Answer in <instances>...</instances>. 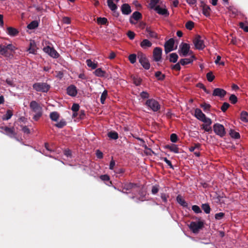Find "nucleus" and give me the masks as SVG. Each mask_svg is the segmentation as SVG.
<instances>
[{"label":"nucleus","mask_w":248,"mask_h":248,"mask_svg":"<svg viewBox=\"0 0 248 248\" xmlns=\"http://www.w3.org/2000/svg\"><path fill=\"white\" fill-rule=\"evenodd\" d=\"M0 129L3 130V133L7 135L11 138H16V133L15 131L14 127H8L7 126H0ZM0 132H3L0 130Z\"/></svg>","instance_id":"423d86ee"},{"label":"nucleus","mask_w":248,"mask_h":248,"mask_svg":"<svg viewBox=\"0 0 248 248\" xmlns=\"http://www.w3.org/2000/svg\"><path fill=\"white\" fill-rule=\"evenodd\" d=\"M121 10L122 13L124 15H129L131 12L130 6L126 3L122 5Z\"/></svg>","instance_id":"6ab92c4d"},{"label":"nucleus","mask_w":248,"mask_h":248,"mask_svg":"<svg viewBox=\"0 0 248 248\" xmlns=\"http://www.w3.org/2000/svg\"><path fill=\"white\" fill-rule=\"evenodd\" d=\"M16 47L12 44H8L7 46L0 45V54L5 57L10 56L11 52H14Z\"/></svg>","instance_id":"f03ea898"},{"label":"nucleus","mask_w":248,"mask_h":248,"mask_svg":"<svg viewBox=\"0 0 248 248\" xmlns=\"http://www.w3.org/2000/svg\"><path fill=\"white\" fill-rule=\"evenodd\" d=\"M136 189L139 191V196L137 198L138 201L142 202L145 201L146 191L143 188H140L139 186Z\"/></svg>","instance_id":"2eb2a0df"},{"label":"nucleus","mask_w":248,"mask_h":248,"mask_svg":"<svg viewBox=\"0 0 248 248\" xmlns=\"http://www.w3.org/2000/svg\"><path fill=\"white\" fill-rule=\"evenodd\" d=\"M141 14L139 12H135L132 14V18L136 21H138L141 18Z\"/></svg>","instance_id":"c03bdc74"},{"label":"nucleus","mask_w":248,"mask_h":248,"mask_svg":"<svg viewBox=\"0 0 248 248\" xmlns=\"http://www.w3.org/2000/svg\"><path fill=\"white\" fill-rule=\"evenodd\" d=\"M226 94V92L221 88H216L213 91V95L219 96L221 98L223 97Z\"/></svg>","instance_id":"f3484780"},{"label":"nucleus","mask_w":248,"mask_h":248,"mask_svg":"<svg viewBox=\"0 0 248 248\" xmlns=\"http://www.w3.org/2000/svg\"><path fill=\"white\" fill-rule=\"evenodd\" d=\"M240 119L243 122H248V113L245 111H242L240 115Z\"/></svg>","instance_id":"a878e982"},{"label":"nucleus","mask_w":248,"mask_h":248,"mask_svg":"<svg viewBox=\"0 0 248 248\" xmlns=\"http://www.w3.org/2000/svg\"><path fill=\"white\" fill-rule=\"evenodd\" d=\"M161 198L165 203H166L168 201V198H169V196L165 193H162L161 194Z\"/></svg>","instance_id":"774afa93"},{"label":"nucleus","mask_w":248,"mask_h":248,"mask_svg":"<svg viewBox=\"0 0 248 248\" xmlns=\"http://www.w3.org/2000/svg\"><path fill=\"white\" fill-rule=\"evenodd\" d=\"M158 14L164 16L169 15L168 11L166 9L162 8L159 6H156L155 10Z\"/></svg>","instance_id":"5701e85b"},{"label":"nucleus","mask_w":248,"mask_h":248,"mask_svg":"<svg viewBox=\"0 0 248 248\" xmlns=\"http://www.w3.org/2000/svg\"><path fill=\"white\" fill-rule=\"evenodd\" d=\"M155 76L159 80H163L165 78V75L163 74L160 71L155 72Z\"/></svg>","instance_id":"a19ab883"},{"label":"nucleus","mask_w":248,"mask_h":248,"mask_svg":"<svg viewBox=\"0 0 248 248\" xmlns=\"http://www.w3.org/2000/svg\"><path fill=\"white\" fill-rule=\"evenodd\" d=\"M108 137L112 140H117L118 138V134L115 131H110L108 134Z\"/></svg>","instance_id":"f704fd0d"},{"label":"nucleus","mask_w":248,"mask_h":248,"mask_svg":"<svg viewBox=\"0 0 248 248\" xmlns=\"http://www.w3.org/2000/svg\"><path fill=\"white\" fill-rule=\"evenodd\" d=\"M38 24L37 21L34 20L28 25L27 28L30 30H33L38 27Z\"/></svg>","instance_id":"7c9ffc66"},{"label":"nucleus","mask_w":248,"mask_h":248,"mask_svg":"<svg viewBox=\"0 0 248 248\" xmlns=\"http://www.w3.org/2000/svg\"><path fill=\"white\" fill-rule=\"evenodd\" d=\"M162 50L160 47H156L153 50L154 60L155 62H158L161 59Z\"/></svg>","instance_id":"ddd939ff"},{"label":"nucleus","mask_w":248,"mask_h":248,"mask_svg":"<svg viewBox=\"0 0 248 248\" xmlns=\"http://www.w3.org/2000/svg\"><path fill=\"white\" fill-rule=\"evenodd\" d=\"M13 115V112L12 110L8 109L7 110L6 113L4 116L3 117L2 119L3 120H8L11 118Z\"/></svg>","instance_id":"79ce46f5"},{"label":"nucleus","mask_w":248,"mask_h":248,"mask_svg":"<svg viewBox=\"0 0 248 248\" xmlns=\"http://www.w3.org/2000/svg\"><path fill=\"white\" fill-rule=\"evenodd\" d=\"M240 27L242 29L245 31L248 32V26H245V24L243 22L239 23Z\"/></svg>","instance_id":"338daca9"},{"label":"nucleus","mask_w":248,"mask_h":248,"mask_svg":"<svg viewBox=\"0 0 248 248\" xmlns=\"http://www.w3.org/2000/svg\"><path fill=\"white\" fill-rule=\"evenodd\" d=\"M107 21V19L105 17H98L97 18V22L98 24L105 25Z\"/></svg>","instance_id":"a18cd8bd"},{"label":"nucleus","mask_w":248,"mask_h":248,"mask_svg":"<svg viewBox=\"0 0 248 248\" xmlns=\"http://www.w3.org/2000/svg\"><path fill=\"white\" fill-rule=\"evenodd\" d=\"M107 96L108 91L106 90H105L104 91L101 96L100 102L101 104H104L105 103V100L107 98Z\"/></svg>","instance_id":"4c0bfd02"},{"label":"nucleus","mask_w":248,"mask_h":248,"mask_svg":"<svg viewBox=\"0 0 248 248\" xmlns=\"http://www.w3.org/2000/svg\"><path fill=\"white\" fill-rule=\"evenodd\" d=\"M108 5L109 8L113 11H114L117 9V6L115 3V2L113 1H108Z\"/></svg>","instance_id":"49530a36"},{"label":"nucleus","mask_w":248,"mask_h":248,"mask_svg":"<svg viewBox=\"0 0 248 248\" xmlns=\"http://www.w3.org/2000/svg\"><path fill=\"white\" fill-rule=\"evenodd\" d=\"M177 202L182 206L186 207L187 206V203L185 200L180 195H178L176 198Z\"/></svg>","instance_id":"2f4dec72"},{"label":"nucleus","mask_w":248,"mask_h":248,"mask_svg":"<svg viewBox=\"0 0 248 248\" xmlns=\"http://www.w3.org/2000/svg\"><path fill=\"white\" fill-rule=\"evenodd\" d=\"M79 106L78 104L74 103L72 106L71 109L73 111H78L79 110Z\"/></svg>","instance_id":"69168bd1"},{"label":"nucleus","mask_w":248,"mask_h":248,"mask_svg":"<svg viewBox=\"0 0 248 248\" xmlns=\"http://www.w3.org/2000/svg\"><path fill=\"white\" fill-rule=\"evenodd\" d=\"M210 8L207 5L203 4L202 5V13L206 16H208L210 15Z\"/></svg>","instance_id":"b1692460"},{"label":"nucleus","mask_w":248,"mask_h":248,"mask_svg":"<svg viewBox=\"0 0 248 248\" xmlns=\"http://www.w3.org/2000/svg\"><path fill=\"white\" fill-rule=\"evenodd\" d=\"M195 116L199 120L203 121V118L205 116L200 108H196L195 110Z\"/></svg>","instance_id":"aec40b11"},{"label":"nucleus","mask_w":248,"mask_h":248,"mask_svg":"<svg viewBox=\"0 0 248 248\" xmlns=\"http://www.w3.org/2000/svg\"><path fill=\"white\" fill-rule=\"evenodd\" d=\"M131 78L135 85L139 86L141 84V79L140 77L138 76H132Z\"/></svg>","instance_id":"c756f323"},{"label":"nucleus","mask_w":248,"mask_h":248,"mask_svg":"<svg viewBox=\"0 0 248 248\" xmlns=\"http://www.w3.org/2000/svg\"><path fill=\"white\" fill-rule=\"evenodd\" d=\"M202 121L204 123V124H207L208 125L212 124L211 120L209 118H207L206 116L204 117V118H203V121Z\"/></svg>","instance_id":"052dcab7"},{"label":"nucleus","mask_w":248,"mask_h":248,"mask_svg":"<svg viewBox=\"0 0 248 248\" xmlns=\"http://www.w3.org/2000/svg\"><path fill=\"white\" fill-rule=\"evenodd\" d=\"M170 140L172 142H176L178 140V137L176 134H171L170 137Z\"/></svg>","instance_id":"13d9d810"},{"label":"nucleus","mask_w":248,"mask_h":248,"mask_svg":"<svg viewBox=\"0 0 248 248\" xmlns=\"http://www.w3.org/2000/svg\"><path fill=\"white\" fill-rule=\"evenodd\" d=\"M193 58H194V56H192L189 58L182 59L180 60V63L182 65H185L188 63H190L193 62Z\"/></svg>","instance_id":"cd10ccee"},{"label":"nucleus","mask_w":248,"mask_h":248,"mask_svg":"<svg viewBox=\"0 0 248 248\" xmlns=\"http://www.w3.org/2000/svg\"><path fill=\"white\" fill-rule=\"evenodd\" d=\"M166 148L169 149L171 152H174V153H179V148L176 145L172 144L171 145H167L166 146Z\"/></svg>","instance_id":"c85d7f7f"},{"label":"nucleus","mask_w":248,"mask_h":248,"mask_svg":"<svg viewBox=\"0 0 248 248\" xmlns=\"http://www.w3.org/2000/svg\"><path fill=\"white\" fill-rule=\"evenodd\" d=\"M229 107L230 104L229 103L224 102L221 107V109L223 112H225Z\"/></svg>","instance_id":"5fc2aeb1"},{"label":"nucleus","mask_w":248,"mask_h":248,"mask_svg":"<svg viewBox=\"0 0 248 248\" xmlns=\"http://www.w3.org/2000/svg\"><path fill=\"white\" fill-rule=\"evenodd\" d=\"M178 56L175 53H171L170 55V61L172 62H176L178 60Z\"/></svg>","instance_id":"c9c22d12"},{"label":"nucleus","mask_w":248,"mask_h":248,"mask_svg":"<svg viewBox=\"0 0 248 248\" xmlns=\"http://www.w3.org/2000/svg\"><path fill=\"white\" fill-rule=\"evenodd\" d=\"M203 227V222L202 221H192L188 225L190 230L195 233L199 232V231Z\"/></svg>","instance_id":"39448f33"},{"label":"nucleus","mask_w":248,"mask_h":248,"mask_svg":"<svg viewBox=\"0 0 248 248\" xmlns=\"http://www.w3.org/2000/svg\"><path fill=\"white\" fill-rule=\"evenodd\" d=\"M192 209L195 213L197 214L202 212V210H201L199 206L196 205H193L192 206Z\"/></svg>","instance_id":"864d4df0"},{"label":"nucleus","mask_w":248,"mask_h":248,"mask_svg":"<svg viewBox=\"0 0 248 248\" xmlns=\"http://www.w3.org/2000/svg\"><path fill=\"white\" fill-rule=\"evenodd\" d=\"M194 25V24L193 22L189 21L186 24V27L187 29L191 30L193 28Z\"/></svg>","instance_id":"09e8293b"},{"label":"nucleus","mask_w":248,"mask_h":248,"mask_svg":"<svg viewBox=\"0 0 248 248\" xmlns=\"http://www.w3.org/2000/svg\"><path fill=\"white\" fill-rule=\"evenodd\" d=\"M127 35L130 40H133L135 36V33L133 31H129L127 32Z\"/></svg>","instance_id":"680f3d73"},{"label":"nucleus","mask_w":248,"mask_h":248,"mask_svg":"<svg viewBox=\"0 0 248 248\" xmlns=\"http://www.w3.org/2000/svg\"><path fill=\"white\" fill-rule=\"evenodd\" d=\"M67 93L72 96H75L77 94V90L74 85H70L67 89Z\"/></svg>","instance_id":"a211bd4d"},{"label":"nucleus","mask_w":248,"mask_h":248,"mask_svg":"<svg viewBox=\"0 0 248 248\" xmlns=\"http://www.w3.org/2000/svg\"><path fill=\"white\" fill-rule=\"evenodd\" d=\"M43 50L46 53H48L53 58H57L59 56L58 53L53 47H51L49 46L45 47Z\"/></svg>","instance_id":"4468645a"},{"label":"nucleus","mask_w":248,"mask_h":248,"mask_svg":"<svg viewBox=\"0 0 248 248\" xmlns=\"http://www.w3.org/2000/svg\"><path fill=\"white\" fill-rule=\"evenodd\" d=\"M30 107L31 111L35 113L33 119L36 121H38L42 115V108L35 101H32L30 102Z\"/></svg>","instance_id":"f257e3e1"},{"label":"nucleus","mask_w":248,"mask_h":248,"mask_svg":"<svg viewBox=\"0 0 248 248\" xmlns=\"http://www.w3.org/2000/svg\"><path fill=\"white\" fill-rule=\"evenodd\" d=\"M28 50L30 53L34 54L36 51V46L34 42H31L30 43V47L29 48Z\"/></svg>","instance_id":"ea45409f"},{"label":"nucleus","mask_w":248,"mask_h":248,"mask_svg":"<svg viewBox=\"0 0 248 248\" xmlns=\"http://www.w3.org/2000/svg\"><path fill=\"white\" fill-rule=\"evenodd\" d=\"M230 135L232 138L237 139L240 138V134L238 132L235 131L234 130L231 129L230 131Z\"/></svg>","instance_id":"e433bc0d"},{"label":"nucleus","mask_w":248,"mask_h":248,"mask_svg":"<svg viewBox=\"0 0 248 248\" xmlns=\"http://www.w3.org/2000/svg\"><path fill=\"white\" fill-rule=\"evenodd\" d=\"M146 31L149 34V36L150 37L153 38H157V34L156 32L153 31L150 27H147L146 28Z\"/></svg>","instance_id":"393cba45"},{"label":"nucleus","mask_w":248,"mask_h":248,"mask_svg":"<svg viewBox=\"0 0 248 248\" xmlns=\"http://www.w3.org/2000/svg\"><path fill=\"white\" fill-rule=\"evenodd\" d=\"M50 118L53 121H57L59 118V114L57 112H52L50 114Z\"/></svg>","instance_id":"72a5a7b5"},{"label":"nucleus","mask_w":248,"mask_h":248,"mask_svg":"<svg viewBox=\"0 0 248 248\" xmlns=\"http://www.w3.org/2000/svg\"><path fill=\"white\" fill-rule=\"evenodd\" d=\"M66 122L63 120H61L60 122L55 124V126L58 128H62L66 125Z\"/></svg>","instance_id":"603ef678"},{"label":"nucleus","mask_w":248,"mask_h":248,"mask_svg":"<svg viewBox=\"0 0 248 248\" xmlns=\"http://www.w3.org/2000/svg\"><path fill=\"white\" fill-rule=\"evenodd\" d=\"M174 45V40L173 38L170 39L165 42L164 47L166 53L167 54L173 50Z\"/></svg>","instance_id":"f8f14e48"},{"label":"nucleus","mask_w":248,"mask_h":248,"mask_svg":"<svg viewBox=\"0 0 248 248\" xmlns=\"http://www.w3.org/2000/svg\"><path fill=\"white\" fill-rule=\"evenodd\" d=\"M137 58L141 65L146 70H148L150 67V64L147 58L146 55L141 52L137 54Z\"/></svg>","instance_id":"20e7f679"},{"label":"nucleus","mask_w":248,"mask_h":248,"mask_svg":"<svg viewBox=\"0 0 248 248\" xmlns=\"http://www.w3.org/2000/svg\"><path fill=\"white\" fill-rule=\"evenodd\" d=\"M227 8L231 17H234L238 15V10L233 5H228Z\"/></svg>","instance_id":"dca6fc26"},{"label":"nucleus","mask_w":248,"mask_h":248,"mask_svg":"<svg viewBox=\"0 0 248 248\" xmlns=\"http://www.w3.org/2000/svg\"><path fill=\"white\" fill-rule=\"evenodd\" d=\"M138 187V185L137 184L132 183H125L122 184V190H120V191L127 193V191H130L133 189H135Z\"/></svg>","instance_id":"1a4fd4ad"},{"label":"nucleus","mask_w":248,"mask_h":248,"mask_svg":"<svg viewBox=\"0 0 248 248\" xmlns=\"http://www.w3.org/2000/svg\"><path fill=\"white\" fill-rule=\"evenodd\" d=\"M202 208L206 214L210 213L211 208L208 204H207V203L202 204Z\"/></svg>","instance_id":"58836bf2"},{"label":"nucleus","mask_w":248,"mask_h":248,"mask_svg":"<svg viewBox=\"0 0 248 248\" xmlns=\"http://www.w3.org/2000/svg\"><path fill=\"white\" fill-rule=\"evenodd\" d=\"M5 82L7 84L11 87H15V84L13 80L11 78H7L5 80Z\"/></svg>","instance_id":"0e129e2a"},{"label":"nucleus","mask_w":248,"mask_h":248,"mask_svg":"<svg viewBox=\"0 0 248 248\" xmlns=\"http://www.w3.org/2000/svg\"><path fill=\"white\" fill-rule=\"evenodd\" d=\"M137 55L135 54H130L128 59L131 63H134L136 61Z\"/></svg>","instance_id":"de8ad7c7"},{"label":"nucleus","mask_w":248,"mask_h":248,"mask_svg":"<svg viewBox=\"0 0 248 248\" xmlns=\"http://www.w3.org/2000/svg\"><path fill=\"white\" fill-rule=\"evenodd\" d=\"M225 216V214L222 212L217 213L215 215V218L217 220H220L222 219Z\"/></svg>","instance_id":"4d7b16f0"},{"label":"nucleus","mask_w":248,"mask_h":248,"mask_svg":"<svg viewBox=\"0 0 248 248\" xmlns=\"http://www.w3.org/2000/svg\"><path fill=\"white\" fill-rule=\"evenodd\" d=\"M145 104L154 111H157L160 108L159 103L154 99L147 100Z\"/></svg>","instance_id":"6e6552de"},{"label":"nucleus","mask_w":248,"mask_h":248,"mask_svg":"<svg viewBox=\"0 0 248 248\" xmlns=\"http://www.w3.org/2000/svg\"><path fill=\"white\" fill-rule=\"evenodd\" d=\"M140 96L143 99H146L149 98V94L147 92L143 91L140 93Z\"/></svg>","instance_id":"e2e57ef3"},{"label":"nucleus","mask_w":248,"mask_h":248,"mask_svg":"<svg viewBox=\"0 0 248 248\" xmlns=\"http://www.w3.org/2000/svg\"><path fill=\"white\" fill-rule=\"evenodd\" d=\"M179 48V54L182 56H186L190 50V46L186 43H182Z\"/></svg>","instance_id":"9b49d317"},{"label":"nucleus","mask_w":248,"mask_h":248,"mask_svg":"<svg viewBox=\"0 0 248 248\" xmlns=\"http://www.w3.org/2000/svg\"><path fill=\"white\" fill-rule=\"evenodd\" d=\"M213 129L215 133L221 137L225 135V128L223 125L219 124H216L213 126Z\"/></svg>","instance_id":"9d476101"},{"label":"nucleus","mask_w":248,"mask_h":248,"mask_svg":"<svg viewBox=\"0 0 248 248\" xmlns=\"http://www.w3.org/2000/svg\"><path fill=\"white\" fill-rule=\"evenodd\" d=\"M206 78L209 81L211 82L214 79L215 76L213 75L212 72H210L206 74Z\"/></svg>","instance_id":"8fccbe9b"},{"label":"nucleus","mask_w":248,"mask_h":248,"mask_svg":"<svg viewBox=\"0 0 248 248\" xmlns=\"http://www.w3.org/2000/svg\"><path fill=\"white\" fill-rule=\"evenodd\" d=\"M230 101L233 104L237 102V98L234 94H232L229 98Z\"/></svg>","instance_id":"3c124183"},{"label":"nucleus","mask_w":248,"mask_h":248,"mask_svg":"<svg viewBox=\"0 0 248 248\" xmlns=\"http://www.w3.org/2000/svg\"><path fill=\"white\" fill-rule=\"evenodd\" d=\"M159 191V186L155 185L152 188V193L153 194H156Z\"/></svg>","instance_id":"bf43d9fd"},{"label":"nucleus","mask_w":248,"mask_h":248,"mask_svg":"<svg viewBox=\"0 0 248 248\" xmlns=\"http://www.w3.org/2000/svg\"><path fill=\"white\" fill-rule=\"evenodd\" d=\"M193 42L194 44L195 48L197 49L202 50L205 46L204 44L203 40L202 39V37L199 35H197L195 36L193 40Z\"/></svg>","instance_id":"0eeeda50"},{"label":"nucleus","mask_w":248,"mask_h":248,"mask_svg":"<svg viewBox=\"0 0 248 248\" xmlns=\"http://www.w3.org/2000/svg\"><path fill=\"white\" fill-rule=\"evenodd\" d=\"M86 62L88 66L92 68L93 69H94L97 67V64L93 62L90 59L87 60Z\"/></svg>","instance_id":"473e14b6"},{"label":"nucleus","mask_w":248,"mask_h":248,"mask_svg":"<svg viewBox=\"0 0 248 248\" xmlns=\"http://www.w3.org/2000/svg\"><path fill=\"white\" fill-rule=\"evenodd\" d=\"M202 128L204 129L205 131L209 132L211 131V125H208L207 124H202Z\"/></svg>","instance_id":"6e6d98bb"},{"label":"nucleus","mask_w":248,"mask_h":248,"mask_svg":"<svg viewBox=\"0 0 248 248\" xmlns=\"http://www.w3.org/2000/svg\"><path fill=\"white\" fill-rule=\"evenodd\" d=\"M159 1V0H151L149 3V7L151 9H154L155 10V7H156Z\"/></svg>","instance_id":"37998d69"},{"label":"nucleus","mask_w":248,"mask_h":248,"mask_svg":"<svg viewBox=\"0 0 248 248\" xmlns=\"http://www.w3.org/2000/svg\"><path fill=\"white\" fill-rule=\"evenodd\" d=\"M140 45L142 48L146 49L150 47L152 45V43L148 39H144L140 42Z\"/></svg>","instance_id":"4be33fe9"},{"label":"nucleus","mask_w":248,"mask_h":248,"mask_svg":"<svg viewBox=\"0 0 248 248\" xmlns=\"http://www.w3.org/2000/svg\"><path fill=\"white\" fill-rule=\"evenodd\" d=\"M32 88L37 92L47 93L50 89V86L46 82H37L33 84Z\"/></svg>","instance_id":"7ed1b4c3"},{"label":"nucleus","mask_w":248,"mask_h":248,"mask_svg":"<svg viewBox=\"0 0 248 248\" xmlns=\"http://www.w3.org/2000/svg\"><path fill=\"white\" fill-rule=\"evenodd\" d=\"M95 76L99 77H105L106 72L102 70L101 68H97L94 72Z\"/></svg>","instance_id":"bb28decb"},{"label":"nucleus","mask_w":248,"mask_h":248,"mask_svg":"<svg viewBox=\"0 0 248 248\" xmlns=\"http://www.w3.org/2000/svg\"><path fill=\"white\" fill-rule=\"evenodd\" d=\"M7 32L11 36H15L18 34L19 31L16 28L9 27L7 28Z\"/></svg>","instance_id":"412c9836"}]
</instances>
